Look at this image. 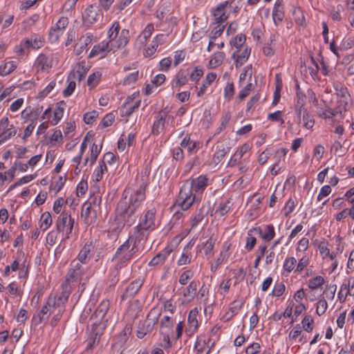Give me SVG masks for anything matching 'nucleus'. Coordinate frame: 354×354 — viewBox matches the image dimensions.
<instances>
[{
  "label": "nucleus",
  "instance_id": "obj_32",
  "mask_svg": "<svg viewBox=\"0 0 354 354\" xmlns=\"http://www.w3.org/2000/svg\"><path fill=\"white\" fill-rule=\"evenodd\" d=\"M199 145V142L192 141L190 138L187 136L185 137L180 142V147L187 149L190 154L196 153Z\"/></svg>",
  "mask_w": 354,
  "mask_h": 354
},
{
  "label": "nucleus",
  "instance_id": "obj_27",
  "mask_svg": "<svg viewBox=\"0 0 354 354\" xmlns=\"http://www.w3.org/2000/svg\"><path fill=\"white\" fill-rule=\"evenodd\" d=\"M142 280L136 279L132 281L125 289L124 292L121 296L122 300L127 299L128 297L134 296L140 290L142 285Z\"/></svg>",
  "mask_w": 354,
  "mask_h": 354
},
{
  "label": "nucleus",
  "instance_id": "obj_47",
  "mask_svg": "<svg viewBox=\"0 0 354 354\" xmlns=\"http://www.w3.org/2000/svg\"><path fill=\"white\" fill-rule=\"evenodd\" d=\"M310 263V259L308 256H303L299 260L297 264H296V268L295 269V273H301L305 268H306Z\"/></svg>",
  "mask_w": 354,
  "mask_h": 354
},
{
  "label": "nucleus",
  "instance_id": "obj_53",
  "mask_svg": "<svg viewBox=\"0 0 354 354\" xmlns=\"http://www.w3.org/2000/svg\"><path fill=\"white\" fill-rule=\"evenodd\" d=\"M301 324H302L303 328L306 332L310 333L313 330V319L312 318V317L310 315H306L304 317V319L301 322Z\"/></svg>",
  "mask_w": 354,
  "mask_h": 354
},
{
  "label": "nucleus",
  "instance_id": "obj_54",
  "mask_svg": "<svg viewBox=\"0 0 354 354\" xmlns=\"http://www.w3.org/2000/svg\"><path fill=\"white\" fill-rule=\"evenodd\" d=\"M176 24V18L174 17H170L169 19H167L165 22L162 24V25L165 26L166 27L162 28V30L167 34H169L171 32L174 27Z\"/></svg>",
  "mask_w": 354,
  "mask_h": 354
},
{
  "label": "nucleus",
  "instance_id": "obj_13",
  "mask_svg": "<svg viewBox=\"0 0 354 354\" xmlns=\"http://www.w3.org/2000/svg\"><path fill=\"white\" fill-rule=\"evenodd\" d=\"M55 62V57L53 54H40L34 63V67L37 71L48 72Z\"/></svg>",
  "mask_w": 354,
  "mask_h": 354
},
{
  "label": "nucleus",
  "instance_id": "obj_4",
  "mask_svg": "<svg viewBox=\"0 0 354 354\" xmlns=\"http://www.w3.org/2000/svg\"><path fill=\"white\" fill-rule=\"evenodd\" d=\"M88 270L87 266H84L83 264L75 261H72L66 275V282L68 284L74 281H83V283L87 282L93 274L91 272H88Z\"/></svg>",
  "mask_w": 354,
  "mask_h": 354
},
{
  "label": "nucleus",
  "instance_id": "obj_59",
  "mask_svg": "<svg viewBox=\"0 0 354 354\" xmlns=\"http://www.w3.org/2000/svg\"><path fill=\"white\" fill-rule=\"evenodd\" d=\"M194 276V272L191 270H187L183 272L179 277V283L181 285H185Z\"/></svg>",
  "mask_w": 354,
  "mask_h": 354
},
{
  "label": "nucleus",
  "instance_id": "obj_62",
  "mask_svg": "<svg viewBox=\"0 0 354 354\" xmlns=\"http://www.w3.org/2000/svg\"><path fill=\"white\" fill-rule=\"evenodd\" d=\"M230 202L227 201L223 204H221L216 209V214H218L220 216H223L227 214L229 210L230 209V207L229 205Z\"/></svg>",
  "mask_w": 354,
  "mask_h": 354
},
{
  "label": "nucleus",
  "instance_id": "obj_46",
  "mask_svg": "<svg viewBox=\"0 0 354 354\" xmlns=\"http://www.w3.org/2000/svg\"><path fill=\"white\" fill-rule=\"evenodd\" d=\"M275 35H271L270 37V43H268L266 46L263 47V53L264 55L267 57L272 56L274 53L273 41H275Z\"/></svg>",
  "mask_w": 354,
  "mask_h": 354
},
{
  "label": "nucleus",
  "instance_id": "obj_17",
  "mask_svg": "<svg viewBox=\"0 0 354 354\" xmlns=\"http://www.w3.org/2000/svg\"><path fill=\"white\" fill-rule=\"evenodd\" d=\"M233 2L234 1H225L217 6L214 11L215 24H222L227 19V16L225 14V8L227 7L232 8V4Z\"/></svg>",
  "mask_w": 354,
  "mask_h": 354
},
{
  "label": "nucleus",
  "instance_id": "obj_57",
  "mask_svg": "<svg viewBox=\"0 0 354 354\" xmlns=\"http://www.w3.org/2000/svg\"><path fill=\"white\" fill-rule=\"evenodd\" d=\"M205 346V340L202 338H198L195 344V348L198 353L200 354H209L210 351V348H209L207 351L204 352V348Z\"/></svg>",
  "mask_w": 354,
  "mask_h": 354
},
{
  "label": "nucleus",
  "instance_id": "obj_9",
  "mask_svg": "<svg viewBox=\"0 0 354 354\" xmlns=\"http://www.w3.org/2000/svg\"><path fill=\"white\" fill-rule=\"evenodd\" d=\"M17 132V128L10 124L8 118H2L0 120V145L15 136Z\"/></svg>",
  "mask_w": 354,
  "mask_h": 354
},
{
  "label": "nucleus",
  "instance_id": "obj_31",
  "mask_svg": "<svg viewBox=\"0 0 354 354\" xmlns=\"http://www.w3.org/2000/svg\"><path fill=\"white\" fill-rule=\"evenodd\" d=\"M153 30L154 26L152 24H149L142 30V32L138 35L136 41V44L139 46V47L143 46L147 42V39L151 37Z\"/></svg>",
  "mask_w": 354,
  "mask_h": 354
},
{
  "label": "nucleus",
  "instance_id": "obj_51",
  "mask_svg": "<svg viewBox=\"0 0 354 354\" xmlns=\"http://www.w3.org/2000/svg\"><path fill=\"white\" fill-rule=\"evenodd\" d=\"M192 254L186 248L184 249L181 257L178 260V266H185L190 263L192 259Z\"/></svg>",
  "mask_w": 354,
  "mask_h": 354
},
{
  "label": "nucleus",
  "instance_id": "obj_12",
  "mask_svg": "<svg viewBox=\"0 0 354 354\" xmlns=\"http://www.w3.org/2000/svg\"><path fill=\"white\" fill-rule=\"evenodd\" d=\"M70 294L71 286L68 283H66L63 285V290L57 297L53 294L50 295L48 297V304L65 308V304L67 302Z\"/></svg>",
  "mask_w": 354,
  "mask_h": 354
},
{
  "label": "nucleus",
  "instance_id": "obj_58",
  "mask_svg": "<svg viewBox=\"0 0 354 354\" xmlns=\"http://www.w3.org/2000/svg\"><path fill=\"white\" fill-rule=\"evenodd\" d=\"M139 76V72L138 71H136L128 75H127L124 80H123V84L124 85H130L131 84L135 83Z\"/></svg>",
  "mask_w": 354,
  "mask_h": 354
},
{
  "label": "nucleus",
  "instance_id": "obj_52",
  "mask_svg": "<svg viewBox=\"0 0 354 354\" xmlns=\"http://www.w3.org/2000/svg\"><path fill=\"white\" fill-rule=\"evenodd\" d=\"M93 37V36L91 33H86L85 35L81 37L77 44L81 50L86 48V46L91 43Z\"/></svg>",
  "mask_w": 354,
  "mask_h": 354
},
{
  "label": "nucleus",
  "instance_id": "obj_28",
  "mask_svg": "<svg viewBox=\"0 0 354 354\" xmlns=\"http://www.w3.org/2000/svg\"><path fill=\"white\" fill-rule=\"evenodd\" d=\"M350 101V95H346L344 98H339L338 100V106L335 109H329L328 111L330 113L331 115L339 114L341 118H342V113L346 111Z\"/></svg>",
  "mask_w": 354,
  "mask_h": 354
},
{
  "label": "nucleus",
  "instance_id": "obj_60",
  "mask_svg": "<svg viewBox=\"0 0 354 354\" xmlns=\"http://www.w3.org/2000/svg\"><path fill=\"white\" fill-rule=\"evenodd\" d=\"M268 119L272 122H280L281 124L284 123V120L282 117V112L281 111L270 113L268 115Z\"/></svg>",
  "mask_w": 354,
  "mask_h": 354
},
{
  "label": "nucleus",
  "instance_id": "obj_26",
  "mask_svg": "<svg viewBox=\"0 0 354 354\" xmlns=\"http://www.w3.org/2000/svg\"><path fill=\"white\" fill-rule=\"evenodd\" d=\"M197 291V283L195 281H192L189 285L185 287L182 292L183 303H189L194 299Z\"/></svg>",
  "mask_w": 354,
  "mask_h": 354
},
{
  "label": "nucleus",
  "instance_id": "obj_30",
  "mask_svg": "<svg viewBox=\"0 0 354 354\" xmlns=\"http://www.w3.org/2000/svg\"><path fill=\"white\" fill-rule=\"evenodd\" d=\"M224 30V26L222 24H216V26L212 30L209 35V41L207 46V51L210 52L214 45V41L216 38L220 37Z\"/></svg>",
  "mask_w": 354,
  "mask_h": 354
},
{
  "label": "nucleus",
  "instance_id": "obj_55",
  "mask_svg": "<svg viewBox=\"0 0 354 354\" xmlns=\"http://www.w3.org/2000/svg\"><path fill=\"white\" fill-rule=\"evenodd\" d=\"M107 170L106 165L99 162V166L95 169L93 176L96 181H100L102 178L103 174Z\"/></svg>",
  "mask_w": 354,
  "mask_h": 354
},
{
  "label": "nucleus",
  "instance_id": "obj_15",
  "mask_svg": "<svg viewBox=\"0 0 354 354\" xmlns=\"http://www.w3.org/2000/svg\"><path fill=\"white\" fill-rule=\"evenodd\" d=\"M68 19L66 17H62L55 25L50 28L48 37L51 42H55L58 40L60 35L64 32V29L68 26Z\"/></svg>",
  "mask_w": 354,
  "mask_h": 354
},
{
  "label": "nucleus",
  "instance_id": "obj_25",
  "mask_svg": "<svg viewBox=\"0 0 354 354\" xmlns=\"http://www.w3.org/2000/svg\"><path fill=\"white\" fill-rule=\"evenodd\" d=\"M55 306L48 304V299L47 300L46 305L44 306L42 308L39 310L32 317V322L35 324H39L42 321L47 319L50 315V308H55Z\"/></svg>",
  "mask_w": 354,
  "mask_h": 354
},
{
  "label": "nucleus",
  "instance_id": "obj_18",
  "mask_svg": "<svg viewBox=\"0 0 354 354\" xmlns=\"http://www.w3.org/2000/svg\"><path fill=\"white\" fill-rule=\"evenodd\" d=\"M111 50H113V47H112L110 41H102L97 45L93 46L89 57H92L100 55V57H104Z\"/></svg>",
  "mask_w": 354,
  "mask_h": 354
},
{
  "label": "nucleus",
  "instance_id": "obj_40",
  "mask_svg": "<svg viewBox=\"0 0 354 354\" xmlns=\"http://www.w3.org/2000/svg\"><path fill=\"white\" fill-rule=\"evenodd\" d=\"M297 260L295 257H290L285 259L283 265L284 272L286 276H288L292 271H295L296 268Z\"/></svg>",
  "mask_w": 354,
  "mask_h": 354
},
{
  "label": "nucleus",
  "instance_id": "obj_11",
  "mask_svg": "<svg viewBox=\"0 0 354 354\" xmlns=\"http://www.w3.org/2000/svg\"><path fill=\"white\" fill-rule=\"evenodd\" d=\"M102 18V14L97 6L90 5L85 10L82 15L85 26H89Z\"/></svg>",
  "mask_w": 354,
  "mask_h": 354
},
{
  "label": "nucleus",
  "instance_id": "obj_42",
  "mask_svg": "<svg viewBox=\"0 0 354 354\" xmlns=\"http://www.w3.org/2000/svg\"><path fill=\"white\" fill-rule=\"evenodd\" d=\"M53 223L52 217L49 212H44L41 214L40 218V228L43 231L46 230Z\"/></svg>",
  "mask_w": 354,
  "mask_h": 354
},
{
  "label": "nucleus",
  "instance_id": "obj_44",
  "mask_svg": "<svg viewBox=\"0 0 354 354\" xmlns=\"http://www.w3.org/2000/svg\"><path fill=\"white\" fill-rule=\"evenodd\" d=\"M275 235L274 228L272 225H267L263 228L261 238L267 241H271Z\"/></svg>",
  "mask_w": 354,
  "mask_h": 354
},
{
  "label": "nucleus",
  "instance_id": "obj_56",
  "mask_svg": "<svg viewBox=\"0 0 354 354\" xmlns=\"http://www.w3.org/2000/svg\"><path fill=\"white\" fill-rule=\"evenodd\" d=\"M328 308V303L325 299H321L317 304L316 313L321 316L325 313Z\"/></svg>",
  "mask_w": 354,
  "mask_h": 354
},
{
  "label": "nucleus",
  "instance_id": "obj_3",
  "mask_svg": "<svg viewBox=\"0 0 354 354\" xmlns=\"http://www.w3.org/2000/svg\"><path fill=\"white\" fill-rule=\"evenodd\" d=\"M120 30L119 22L114 21L107 31V37L113 47V51L124 48L129 41V30L124 28L120 32Z\"/></svg>",
  "mask_w": 354,
  "mask_h": 354
},
{
  "label": "nucleus",
  "instance_id": "obj_14",
  "mask_svg": "<svg viewBox=\"0 0 354 354\" xmlns=\"http://www.w3.org/2000/svg\"><path fill=\"white\" fill-rule=\"evenodd\" d=\"M174 320L169 316H164L160 322V333L163 335L164 341L169 344L170 336L173 333Z\"/></svg>",
  "mask_w": 354,
  "mask_h": 354
},
{
  "label": "nucleus",
  "instance_id": "obj_34",
  "mask_svg": "<svg viewBox=\"0 0 354 354\" xmlns=\"http://www.w3.org/2000/svg\"><path fill=\"white\" fill-rule=\"evenodd\" d=\"M229 151L230 147H225L223 145H218L212 158L213 162L216 165L218 164Z\"/></svg>",
  "mask_w": 354,
  "mask_h": 354
},
{
  "label": "nucleus",
  "instance_id": "obj_64",
  "mask_svg": "<svg viewBox=\"0 0 354 354\" xmlns=\"http://www.w3.org/2000/svg\"><path fill=\"white\" fill-rule=\"evenodd\" d=\"M301 326L299 324H296L291 331L289 333L288 338L290 340L296 339L301 333Z\"/></svg>",
  "mask_w": 354,
  "mask_h": 354
},
{
  "label": "nucleus",
  "instance_id": "obj_1",
  "mask_svg": "<svg viewBox=\"0 0 354 354\" xmlns=\"http://www.w3.org/2000/svg\"><path fill=\"white\" fill-rule=\"evenodd\" d=\"M156 209L151 207L145 211L144 215L140 218L139 223L134 228L133 235L117 249L113 255L112 261L116 262V270L126 266L136 253L135 246L130 249L133 239H135L134 245L136 241L147 239L149 233L156 229Z\"/></svg>",
  "mask_w": 354,
  "mask_h": 354
},
{
  "label": "nucleus",
  "instance_id": "obj_49",
  "mask_svg": "<svg viewBox=\"0 0 354 354\" xmlns=\"http://www.w3.org/2000/svg\"><path fill=\"white\" fill-rule=\"evenodd\" d=\"M230 118H231V115L229 112H227L223 115V116L221 117V119L220 126L216 130L214 135H217V134L220 133L222 131H223L226 128L227 124L230 122Z\"/></svg>",
  "mask_w": 354,
  "mask_h": 354
},
{
  "label": "nucleus",
  "instance_id": "obj_38",
  "mask_svg": "<svg viewBox=\"0 0 354 354\" xmlns=\"http://www.w3.org/2000/svg\"><path fill=\"white\" fill-rule=\"evenodd\" d=\"M141 312V306L138 300L134 301L131 304L127 310V315L133 319H136Z\"/></svg>",
  "mask_w": 354,
  "mask_h": 354
},
{
  "label": "nucleus",
  "instance_id": "obj_39",
  "mask_svg": "<svg viewBox=\"0 0 354 354\" xmlns=\"http://www.w3.org/2000/svg\"><path fill=\"white\" fill-rule=\"evenodd\" d=\"M17 68V64L13 61H8L0 65V75L6 76L11 73Z\"/></svg>",
  "mask_w": 354,
  "mask_h": 354
},
{
  "label": "nucleus",
  "instance_id": "obj_37",
  "mask_svg": "<svg viewBox=\"0 0 354 354\" xmlns=\"http://www.w3.org/2000/svg\"><path fill=\"white\" fill-rule=\"evenodd\" d=\"M216 78V74L215 73H209L205 80L203 81L202 86L200 88L197 93L198 97H201L204 95L206 91V88L213 82Z\"/></svg>",
  "mask_w": 354,
  "mask_h": 354
},
{
  "label": "nucleus",
  "instance_id": "obj_61",
  "mask_svg": "<svg viewBox=\"0 0 354 354\" xmlns=\"http://www.w3.org/2000/svg\"><path fill=\"white\" fill-rule=\"evenodd\" d=\"M70 79H71V76H69L68 78V83L67 86L63 91V95L64 97L70 96L75 91V88L76 86L75 82L73 80H70Z\"/></svg>",
  "mask_w": 354,
  "mask_h": 354
},
{
  "label": "nucleus",
  "instance_id": "obj_2",
  "mask_svg": "<svg viewBox=\"0 0 354 354\" xmlns=\"http://www.w3.org/2000/svg\"><path fill=\"white\" fill-rule=\"evenodd\" d=\"M147 184L142 183L139 188L127 198L129 192L126 190L123 193L122 198L118 202L115 209V218L113 225V230L119 232L127 224L131 226L135 221L133 216L145 199V189Z\"/></svg>",
  "mask_w": 354,
  "mask_h": 354
},
{
  "label": "nucleus",
  "instance_id": "obj_6",
  "mask_svg": "<svg viewBox=\"0 0 354 354\" xmlns=\"http://www.w3.org/2000/svg\"><path fill=\"white\" fill-rule=\"evenodd\" d=\"M196 200V194L192 189L189 183H185L181 187L178 197L176 200L177 205L183 210L188 209Z\"/></svg>",
  "mask_w": 354,
  "mask_h": 354
},
{
  "label": "nucleus",
  "instance_id": "obj_33",
  "mask_svg": "<svg viewBox=\"0 0 354 354\" xmlns=\"http://www.w3.org/2000/svg\"><path fill=\"white\" fill-rule=\"evenodd\" d=\"M216 241V239L212 234L205 242L202 243L204 253L207 257V258H211L214 255L213 249Z\"/></svg>",
  "mask_w": 354,
  "mask_h": 354
},
{
  "label": "nucleus",
  "instance_id": "obj_45",
  "mask_svg": "<svg viewBox=\"0 0 354 354\" xmlns=\"http://www.w3.org/2000/svg\"><path fill=\"white\" fill-rule=\"evenodd\" d=\"M302 119L304 122V127L307 129H310L315 124V120L310 113L305 110L302 115Z\"/></svg>",
  "mask_w": 354,
  "mask_h": 354
},
{
  "label": "nucleus",
  "instance_id": "obj_50",
  "mask_svg": "<svg viewBox=\"0 0 354 354\" xmlns=\"http://www.w3.org/2000/svg\"><path fill=\"white\" fill-rule=\"evenodd\" d=\"M101 75V73L99 72H95L91 74L87 80L88 86L91 88L95 87L100 80Z\"/></svg>",
  "mask_w": 354,
  "mask_h": 354
},
{
  "label": "nucleus",
  "instance_id": "obj_10",
  "mask_svg": "<svg viewBox=\"0 0 354 354\" xmlns=\"http://www.w3.org/2000/svg\"><path fill=\"white\" fill-rule=\"evenodd\" d=\"M44 41L40 37L32 36L22 40L19 46L15 47V51L19 54H25L29 48L38 49L43 46Z\"/></svg>",
  "mask_w": 354,
  "mask_h": 354
},
{
  "label": "nucleus",
  "instance_id": "obj_23",
  "mask_svg": "<svg viewBox=\"0 0 354 354\" xmlns=\"http://www.w3.org/2000/svg\"><path fill=\"white\" fill-rule=\"evenodd\" d=\"M208 180L205 175H201L198 178L192 179L186 183H189L194 192L202 193L208 185Z\"/></svg>",
  "mask_w": 354,
  "mask_h": 354
},
{
  "label": "nucleus",
  "instance_id": "obj_63",
  "mask_svg": "<svg viewBox=\"0 0 354 354\" xmlns=\"http://www.w3.org/2000/svg\"><path fill=\"white\" fill-rule=\"evenodd\" d=\"M97 115H98V113L95 111L86 113L84 115V121L87 124H93L94 122V121L95 120V119L97 118Z\"/></svg>",
  "mask_w": 354,
  "mask_h": 354
},
{
  "label": "nucleus",
  "instance_id": "obj_41",
  "mask_svg": "<svg viewBox=\"0 0 354 354\" xmlns=\"http://www.w3.org/2000/svg\"><path fill=\"white\" fill-rule=\"evenodd\" d=\"M132 328L131 326H126L122 331L119 334L118 337V344L122 346L127 341L129 336L131 333Z\"/></svg>",
  "mask_w": 354,
  "mask_h": 354
},
{
  "label": "nucleus",
  "instance_id": "obj_43",
  "mask_svg": "<svg viewBox=\"0 0 354 354\" xmlns=\"http://www.w3.org/2000/svg\"><path fill=\"white\" fill-rule=\"evenodd\" d=\"M325 280L323 277L317 275L308 281V287L311 290H317L324 283Z\"/></svg>",
  "mask_w": 354,
  "mask_h": 354
},
{
  "label": "nucleus",
  "instance_id": "obj_24",
  "mask_svg": "<svg viewBox=\"0 0 354 354\" xmlns=\"http://www.w3.org/2000/svg\"><path fill=\"white\" fill-rule=\"evenodd\" d=\"M167 116V113L165 111H160L158 113L151 129L153 134L158 135L162 131Z\"/></svg>",
  "mask_w": 354,
  "mask_h": 354
},
{
  "label": "nucleus",
  "instance_id": "obj_29",
  "mask_svg": "<svg viewBox=\"0 0 354 354\" xmlns=\"http://www.w3.org/2000/svg\"><path fill=\"white\" fill-rule=\"evenodd\" d=\"M198 311L197 308H194L190 310L188 317H187V332H189L191 334L195 333L198 326V322L197 319Z\"/></svg>",
  "mask_w": 354,
  "mask_h": 354
},
{
  "label": "nucleus",
  "instance_id": "obj_19",
  "mask_svg": "<svg viewBox=\"0 0 354 354\" xmlns=\"http://www.w3.org/2000/svg\"><path fill=\"white\" fill-rule=\"evenodd\" d=\"M237 49L238 50H236L232 53V57L235 59L236 67L239 68L246 62L250 55L251 50L248 46Z\"/></svg>",
  "mask_w": 354,
  "mask_h": 354
},
{
  "label": "nucleus",
  "instance_id": "obj_5",
  "mask_svg": "<svg viewBox=\"0 0 354 354\" xmlns=\"http://www.w3.org/2000/svg\"><path fill=\"white\" fill-rule=\"evenodd\" d=\"M160 311L158 308H152L147 314L146 319L140 322L137 326L136 337L139 339L144 338L147 335L149 334L153 329L155 324L157 323Z\"/></svg>",
  "mask_w": 354,
  "mask_h": 354
},
{
  "label": "nucleus",
  "instance_id": "obj_36",
  "mask_svg": "<svg viewBox=\"0 0 354 354\" xmlns=\"http://www.w3.org/2000/svg\"><path fill=\"white\" fill-rule=\"evenodd\" d=\"M207 208L205 205H203L200 209H198L191 221L192 227H196L203 219L205 216L207 214Z\"/></svg>",
  "mask_w": 354,
  "mask_h": 354
},
{
  "label": "nucleus",
  "instance_id": "obj_22",
  "mask_svg": "<svg viewBox=\"0 0 354 354\" xmlns=\"http://www.w3.org/2000/svg\"><path fill=\"white\" fill-rule=\"evenodd\" d=\"M173 250L174 249L172 245H167L162 251L157 254L151 259V260L149 262V266L153 267L162 265L167 258L172 252Z\"/></svg>",
  "mask_w": 354,
  "mask_h": 354
},
{
  "label": "nucleus",
  "instance_id": "obj_35",
  "mask_svg": "<svg viewBox=\"0 0 354 354\" xmlns=\"http://www.w3.org/2000/svg\"><path fill=\"white\" fill-rule=\"evenodd\" d=\"M225 53L223 52H216L212 56L209 62V67L214 68L222 64L225 59Z\"/></svg>",
  "mask_w": 354,
  "mask_h": 354
},
{
  "label": "nucleus",
  "instance_id": "obj_16",
  "mask_svg": "<svg viewBox=\"0 0 354 354\" xmlns=\"http://www.w3.org/2000/svg\"><path fill=\"white\" fill-rule=\"evenodd\" d=\"M109 308V301H102L100 304L97 306L95 312L92 314L89 319V323L92 326L93 322H97V324H104L103 320L105 318V315Z\"/></svg>",
  "mask_w": 354,
  "mask_h": 354
},
{
  "label": "nucleus",
  "instance_id": "obj_21",
  "mask_svg": "<svg viewBox=\"0 0 354 354\" xmlns=\"http://www.w3.org/2000/svg\"><path fill=\"white\" fill-rule=\"evenodd\" d=\"M133 98L128 97L120 109V115L122 117H129L136 110L138 109L141 101L136 100L133 104H131Z\"/></svg>",
  "mask_w": 354,
  "mask_h": 354
},
{
  "label": "nucleus",
  "instance_id": "obj_48",
  "mask_svg": "<svg viewBox=\"0 0 354 354\" xmlns=\"http://www.w3.org/2000/svg\"><path fill=\"white\" fill-rule=\"evenodd\" d=\"M245 36L243 34H239L235 36L230 41V44L236 48H243L245 46H243L245 41Z\"/></svg>",
  "mask_w": 354,
  "mask_h": 354
},
{
  "label": "nucleus",
  "instance_id": "obj_7",
  "mask_svg": "<svg viewBox=\"0 0 354 354\" xmlns=\"http://www.w3.org/2000/svg\"><path fill=\"white\" fill-rule=\"evenodd\" d=\"M74 219L72 218L71 214L67 212H63L59 216L55 225L58 232L65 233V239H70L72 236L74 227Z\"/></svg>",
  "mask_w": 354,
  "mask_h": 354
},
{
  "label": "nucleus",
  "instance_id": "obj_8",
  "mask_svg": "<svg viewBox=\"0 0 354 354\" xmlns=\"http://www.w3.org/2000/svg\"><path fill=\"white\" fill-rule=\"evenodd\" d=\"M92 328L86 339V349L93 350L99 343L100 339L105 328V325L97 322H92Z\"/></svg>",
  "mask_w": 354,
  "mask_h": 354
},
{
  "label": "nucleus",
  "instance_id": "obj_20",
  "mask_svg": "<svg viewBox=\"0 0 354 354\" xmlns=\"http://www.w3.org/2000/svg\"><path fill=\"white\" fill-rule=\"evenodd\" d=\"M94 250V245L93 244V242L92 241H88L86 242L84 246L82 247V248L81 249V250L80 251L77 257V259L78 260V262L82 263V264H86L91 257V254H92V252Z\"/></svg>",
  "mask_w": 354,
  "mask_h": 354
}]
</instances>
